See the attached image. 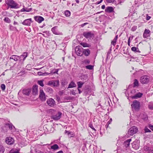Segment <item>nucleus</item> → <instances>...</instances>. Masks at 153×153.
Wrapping results in <instances>:
<instances>
[{
	"instance_id": "nucleus-1",
	"label": "nucleus",
	"mask_w": 153,
	"mask_h": 153,
	"mask_svg": "<svg viewBox=\"0 0 153 153\" xmlns=\"http://www.w3.org/2000/svg\"><path fill=\"white\" fill-rule=\"evenodd\" d=\"M49 112L52 114L51 118L55 120H57L60 119L62 115V113L59 111H57L54 109L49 110Z\"/></svg>"
},
{
	"instance_id": "nucleus-2",
	"label": "nucleus",
	"mask_w": 153,
	"mask_h": 153,
	"mask_svg": "<svg viewBox=\"0 0 153 153\" xmlns=\"http://www.w3.org/2000/svg\"><path fill=\"white\" fill-rule=\"evenodd\" d=\"M5 2L11 8L17 9L19 7V5L13 0H7Z\"/></svg>"
},
{
	"instance_id": "nucleus-3",
	"label": "nucleus",
	"mask_w": 153,
	"mask_h": 153,
	"mask_svg": "<svg viewBox=\"0 0 153 153\" xmlns=\"http://www.w3.org/2000/svg\"><path fill=\"white\" fill-rule=\"evenodd\" d=\"M131 106L132 108L134 109V110L138 111L140 108V102L137 100H134L132 104L131 105Z\"/></svg>"
},
{
	"instance_id": "nucleus-4",
	"label": "nucleus",
	"mask_w": 153,
	"mask_h": 153,
	"mask_svg": "<svg viewBox=\"0 0 153 153\" xmlns=\"http://www.w3.org/2000/svg\"><path fill=\"white\" fill-rule=\"evenodd\" d=\"M150 77L146 75H144L142 76L140 79V82L143 84H147L149 82Z\"/></svg>"
},
{
	"instance_id": "nucleus-5",
	"label": "nucleus",
	"mask_w": 153,
	"mask_h": 153,
	"mask_svg": "<svg viewBox=\"0 0 153 153\" xmlns=\"http://www.w3.org/2000/svg\"><path fill=\"white\" fill-rule=\"evenodd\" d=\"M138 129L135 126H133L128 131V134L130 135H133L137 132Z\"/></svg>"
},
{
	"instance_id": "nucleus-6",
	"label": "nucleus",
	"mask_w": 153,
	"mask_h": 153,
	"mask_svg": "<svg viewBox=\"0 0 153 153\" xmlns=\"http://www.w3.org/2000/svg\"><path fill=\"white\" fill-rule=\"evenodd\" d=\"M82 48L81 46H78L75 48V51L76 54L79 56H81L82 55Z\"/></svg>"
},
{
	"instance_id": "nucleus-7",
	"label": "nucleus",
	"mask_w": 153,
	"mask_h": 153,
	"mask_svg": "<svg viewBox=\"0 0 153 153\" xmlns=\"http://www.w3.org/2000/svg\"><path fill=\"white\" fill-rule=\"evenodd\" d=\"M59 81L57 80H51L48 82V85H53V86L57 87L59 85Z\"/></svg>"
},
{
	"instance_id": "nucleus-8",
	"label": "nucleus",
	"mask_w": 153,
	"mask_h": 153,
	"mask_svg": "<svg viewBox=\"0 0 153 153\" xmlns=\"http://www.w3.org/2000/svg\"><path fill=\"white\" fill-rule=\"evenodd\" d=\"M83 36L87 39L94 37V34L91 32H85L83 33Z\"/></svg>"
},
{
	"instance_id": "nucleus-9",
	"label": "nucleus",
	"mask_w": 153,
	"mask_h": 153,
	"mask_svg": "<svg viewBox=\"0 0 153 153\" xmlns=\"http://www.w3.org/2000/svg\"><path fill=\"white\" fill-rule=\"evenodd\" d=\"M47 103L48 105L51 107L55 105V102L54 100L52 98L48 99Z\"/></svg>"
},
{
	"instance_id": "nucleus-10",
	"label": "nucleus",
	"mask_w": 153,
	"mask_h": 153,
	"mask_svg": "<svg viewBox=\"0 0 153 153\" xmlns=\"http://www.w3.org/2000/svg\"><path fill=\"white\" fill-rule=\"evenodd\" d=\"M39 97L42 101H45L46 100L45 94L42 90L41 89L40 91Z\"/></svg>"
},
{
	"instance_id": "nucleus-11",
	"label": "nucleus",
	"mask_w": 153,
	"mask_h": 153,
	"mask_svg": "<svg viewBox=\"0 0 153 153\" xmlns=\"http://www.w3.org/2000/svg\"><path fill=\"white\" fill-rule=\"evenodd\" d=\"M14 142L13 139L11 137H7L6 138L5 142L8 144L12 145L13 143Z\"/></svg>"
},
{
	"instance_id": "nucleus-12",
	"label": "nucleus",
	"mask_w": 153,
	"mask_h": 153,
	"mask_svg": "<svg viewBox=\"0 0 153 153\" xmlns=\"http://www.w3.org/2000/svg\"><path fill=\"white\" fill-rule=\"evenodd\" d=\"M151 32L149 30L146 29L143 33V37L144 38H146L150 37Z\"/></svg>"
},
{
	"instance_id": "nucleus-13",
	"label": "nucleus",
	"mask_w": 153,
	"mask_h": 153,
	"mask_svg": "<svg viewBox=\"0 0 153 153\" xmlns=\"http://www.w3.org/2000/svg\"><path fill=\"white\" fill-rule=\"evenodd\" d=\"M32 22V19L31 18H30L25 19L22 23V24L24 25L30 26Z\"/></svg>"
},
{
	"instance_id": "nucleus-14",
	"label": "nucleus",
	"mask_w": 153,
	"mask_h": 153,
	"mask_svg": "<svg viewBox=\"0 0 153 153\" xmlns=\"http://www.w3.org/2000/svg\"><path fill=\"white\" fill-rule=\"evenodd\" d=\"M35 20L39 23H41L44 20V18L41 16H36L34 17Z\"/></svg>"
},
{
	"instance_id": "nucleus-15",
	"label": "nucleus",
	"mask_w": 153,
	"mask_h": 153,
	"mask_svg": "<svg viewBox=\"0 0 153 153\" xmlns=\"http://www.w3.org/2000/svg\"><path fill=\"white\" fill-rule=\"evenodd\" d=\"M143 94L140 92H138L134 94L133 96L131 97L132 99H135L140 97Z\"/></svg>"
},
{
	"instance_id": "nucleus-16",
	"label": "nucleus",
	"mask_w": 153,
	"mask_h": 153,
	"mask_svg": "<svg viewBox=\"0 0 153 153\" xmlns=\"http://www.w3.org/2000/svg\"><path fill=\"white\" fill-rule=\"evenodd\" d=\"M27 56H28V54H27V52H24L23 53V54L21 55L20 56H20L19 57V58H20L19 61L21 62L22 61V59H21V57L22 56L24 57L23 59V61H24L25 60Z\"/></svg>"
},
{
	"instance_id": "nucleus-17",
	"label": "nucleus",
	"mask_w": 153,
	"mask_h": 153,
	"mask_svg": "<svg viewBox=\"0 0 153 153\" xmlns=\"http://www.w3.org/2000/svg\"><path fill=\"white\" fill-rule=\"evenodd\" d=\"M32 93L33 94L36 95L38 93V85H35L33 86Z\"/></svg>"
},
{
	"instance_id": "nucleus-18",
	"label": "nucleus",
	"mask_w": 153,
	"mask_h": 153,
	"mask_svg": "<svg viewBox=\"0 0 153 153\" xmlns=\"http://www.w3.org/2000/svg\"><path fill=\"white\" fill-rule=\"evenodd\" d=\"M20 57L19 56L13 55L10 57V59H13L16 62L18 61L19 59H20Z\"/></svg>"
},
{
	"instance_id": "nucleus-19",
	"label": "nucleus",
	"mask_w": 153,
	"mask_h": 153,
	"mask_svg": "<svg viewBox=\"0 0 153 153\" xmlns=\"http://www.w3.org/2000/svg\"><path fill=\"white\" fill-rule=\"evenodd\" d=\"M131 141V139H129L123 143V146L126 148L128 147L130 145V143Z\"/></svg>"
},
{
	"instance_id": "nucleus-20",
	"label": "nucleus",
	"mask_w": 153,
	"mask_h": 153,
	"mask_svg": "<svg viewBox=\"0 0 153 153\" xmlns=\"http://www.w3.org/2000/svg\"><path fill=\"white\" fill-rule=\"evenodd\" d=\"M30 92L31 89L29 88L25 89H24L23 91V94L27 95H28L30 94Z\"/></svg>"
},
{
	"instance_id": "nucleus-21",
	"label": "nucleus",
	"mask_w": 153,
	"mask_h": 153,
	"mask_svg": "<svg viewBox=\"0 0 153 153\" xmlns=\"http://www.w3.org/2000/svg\"><path fill=\"white\" fill-rule=\"evenodd\" d=\"M113 10L114 9L113 8L111 7H107L105 10V12L108 13L111 12H113Z\"/></svg>"
},
{
	"instance_id": "nucleus-22",
	"label": "nucleus",
	"mask_w": 153,
	"mask_h": 153,
	"mask_svg": "<svg viewBox=\"0 0 153 153\" xmlns=\"http://www.w3.org/2000/svg\"><path fill=\"white\" fill-rule=\"evenodd\" d=\"M76 86V84L75 83L73 82H71L69 85L68 86V88H72L73 87H75Z\"/></svg>"
},
{
	"instance_id": "nucleus-23",
	"label": "nucleus",
	"mask_w": 153,
	"mask_h": 153,
	"mask_svg": "<svg viewBox=\"0 0 153 153\" xmlns=\"http://www.w3.org/2000/svg\"><path fill=\"white\" fill-rule=\"evenodd\" d=\"M117 38L118 36L117 35L115 36L114 39L111 42V44L113 45L114 46L116 45Z\"/></svg>"
},
{
	"instance_id": "nucleus-24",
	"label": "nucleus",
	"mask_w": 153,
	"mask_h": 153,
	"mask_svg": "<svg viewBox=\"0 0 153 153\" xmlns=\"http://www.w3.org/2000/svg\"><path fill=\"white\" fill-rule=\"evenodd\" d=\"M131 50L132 51L137 53H140V52L138 48H137L135 47H132L131 48Z\"/></svg>"
},
{
	"instance_id": "nucleus-25",
	"label": "nucleus",
	"mask_w": 153,
	"mask_h": 153,
	"mask_svg": "<svg viewBox=\"0 0 153 153\" xmlns=\"http://www.w3.org/2000/svg\"><path fill=\"white\" fill-rule=\"evenodd\" d=\"M148 108L150 110H153V102H150L149 103Z\"/></svg>"
},
{
	"instance_id": "nucleus-26",
	"label": "nucleus",
	"mask_w": 153,
	"mask_h": 153,
	"mask_svg": "<svg viewBox=\"0 0 153 153\" xmlns=\"http://www.w3.org/2000/svg\"><path fill=\"white\" fill-rule=\"evenodd\" d=\"M134 87H136L139 86V82L137 79H135L133 83Z\"/></svg>"
},
{
	"instance_id": "nucleus-27",
	"label": "nucleus",
	"mask_w": 153,
	"mask_h": 153,
	"mask_svg": "<svg viewBox=\"0 0 153 153\" xmlns=\"http://www.w3.org/2000/svg\"><path fill=\"white\" fill-rule=\"evenodd\" d=\"M83 52L86 56H88L90 54V51L89 49H87L84 50Z\"/></svg>"
},
{
	"instance_id": "nucleus-28",
	"label": "nucleus",
	"mask_w": 153,
	"mask_h": 153,
	"mask_svg": "<svg viewBox=\"0 0 153 153\" xmlns=\"http://www.w3.org/2000/svg\"><path fill=\"white\" fill-rule=\"evenodd\" d=\"M84 84V82H82L81 81H79L77 82V84L78 85V88H81L82 87V85Z\"/></svg>"
},
{
	"instance_id": "nucleus-29",
	"label": "nucleus",
	"mask_w": 153,
	"mask_h": 153,
	"mask_svg": "<svg viewBox=\"0 0 153 153\" xmlns=\"http://www.w3.org/2000/svg\"><path fill=\"white\" fill-rule=\"evenodd\" d=\"M9 29L11 31L17 30V29L16 27L13 26L11 25H9Z\"/></svg>"
},
{
	"instance_id": "nucleus-30",
	"label": "nucleus",
	"mask_w": 153,
	"mask_h": 153,
	"mask_svg": "<svg viewBox=\"0 0 153 153\" xmlns=\"http://www.w3.org/2000/svg\"><path fill=\"white\" fill-rule=\"evenodd\" d=\"M5 125L6 126H8L10 129H12L13 125H12V124L11 123H5Z\"/></svg>"
},
{
	"instance_id": "nucleus-31",
	"label": "nucleus",
	"mask_w": 153,
	"mask_h": 153,
	"mask_svg": "<svg viewBox=\"0 0 153 153\" xmlns=\"http://www.w3.org/2000/svg\"><path fill=\"white\" fill-rule=\"evenodd\" d=\"M59 148V146L57 144H54L51 146V149L54 150L57 149Z\"/></svg>"
},
{
	"instance_id": "nucleus-32",
	"label": "nucleus",
	"mask_w": 153,
	"mask_h": 153,
	"mask_svg": "<svg viewBox=\"0 0 153 153\" xmlns=\"http://www.w3.org/2000/svg\"><path fill=\"white\" fill-rule=\"evenodd\" d=\"M9 153H19V151L17 149H12L10 150Z\"/></svg>"
},
{
	"instance_id": "nucleus-33",
	"label": "nucleus",
	"mask_w": 153,
	"mask_h": 153,
	"mask_svg": "<svg viewBox=\"0 0 153 153\" xmlns=\"http://www.w3.org/2000/svg\"><path fill=\"white\" fill-rule=\"evenodd\" d=\"M4 148L2 146L0 145V153H4Z\"/></svg>"
},
{
	"instance_id": "nucleus-34",
	"label": "nucleus",
	"mask_w": 153,
	"mask_h": 153,
	"mask_svg": "<svg viewBox=\"0 0 153 153\" xmlns=\"http://www.w3.org/2000/svg\"><path fill=\"white\" fill-rule=\"evenodd\" d=\"M4 21L6 23H10L11 22L10 19L8 17H5L4 19Z\"/></svg>"
},
{
	"instance_id": "nucleus-35",
	"label": "nucleus",
	"mask_w": 153,
	"mask_h": 153,
	"mask_svg": "<svg viewBox=\"0 0 153 153\" xmlns=\"http://www.w3.org/2000/svg\"><path fill=\"white\" fill-rule=\"evenodd\" d=\"M65 15L67 17H68L71 15L70 12L68 10H66L65 12Z\"/></svg>"
},
{
	"instance_id": "nucleus-36",
	"label": "nucleus",
	"mask_w": 153,
	"mask_h": 153,
	"mask_svg": "<svg viewBox=\"0 0 153 153\" xmlns=\"http://www.w3.org/2000/svg\"><path fill=\"white\" fill-rule=\"evenodd\" d=\"M80 45L83 46L84 47H88L89 46V44L84 42L81 43H80Z\"/></svg>"
},
{
	"instance_id": "nucleus-37",
	"label": "nucleus",
	"mask_w": 153,
	"mask_h": 153,
	"mask_svg": "<svg viewBox=\"0 0 153 153\" xmlns=\"http://www.w3.org/2000/svg\"><path fill=\"white\" fill-rule=\"evenodd\" d=\"M86 69H88L89 70H92L93 68V66L91 65H88L86 66L85 67Z\"/></svg>"
},
{
	"instance_id": "nucleus-38",
	"label": "nucleus",
	"mask_w": 153,
	"mask_h": 153,
	"mask_svg": "<svg viewBox=\"0 0 153 153\" xmlns=\"http://www.w3.org/2000/svg\"><path fill=\"white\" fill-rule=\"evenodd\" d=\"M38 83L39 85L42 87H43L44 86V85L43 83V81L40 80L38 81Z\"/></svg>"
},
{
	"instance_id": "nucleus-39",
	"label": "nucleus",
	"mask_w": 153,
	"mask_h": 153,
	"mask_svg": "<svg viewBox=\"0 0 153 153\" xmlns=\"http://www.w3.org/2000/svg\"><path fill=\"white\" fill-rule=\"evenodd\" d=\"M47 90L48 92H49L50 93H52L53 91V89L50 87L48 88H47Z\"/></svg>"
},
{
	"instance_id": "nucleus-40",
	"label": "nucleus",
	"mask_w": 153,
	"mask_h": 153,
	"mask_svg": "<svg viewBox=\"0 0 153 153\" xmlns=\"http://www.w3.org/2000/svg\"><path fill=\"white\" fill-rule=\"evenodd\" d=\"M88 125H89V127H90L91 129H92L94 130L95 131H96V130L94 128L93 125L92 124H91V123H89V124Z\"/></svg>"
},
{
	"instance_id": "nucleus-41",
	"label": "nucleus",
	"mask_w": 153,
	"mask_h": 153,
	"mask_svg": "<svg viewBox=\"0 0 153 153\" xmlns=\"http://www.w3.org/2000/svg\"><path fill=\"white\" fill-rule=\"evenodd\" d=\"M90 61L88 59H85L83 61V63L85 64H89Z\"/></svg>"
},
{
	"instance_id": "nucleus-42",
	"label": "nucleus",
	"mask_w": 153,
	"mask_h": 153,
	"mask_svg": "<svg viewBox=\"0 0 153 153\" xmlns=\"http://www.w3.org/2000/svg\"><path fill=\"white\" fill-rule=\"evenodd\" d=\"M145 132H150L151 131L147 127H145L144 129Z\"/></svg>"
},
{
	"instance_id": "nucleus-43",
	"label": "nucleus",
	"mask_w": 153,
	"mask_h": 153,
	"mask_svg": "<svg viewBox=\"0 0 153 153\" xmlns=\"http://www.w3.org/2000/svg\"><path fill=\"white\" fill-rule=\"evenodd\" d=\"M59 71V69H56L54 71H52L51 72V74H58V72Z\"/></svg>"
},
{
	"instance_id": "nucleus-44",
	"label": "nucleus",
	"mask_w": 153,
	"mask_h": 153,
	"mask_svg": "<svg viewBox=\"0 0 153 153\" xmlns=\"http://www.w3.org/2000/svg\"><path fill=\"white\" fill-rule=\"evenodd\" d=\"M1 88L2 90H4L5 89V86L4 84H2L1 85Z\"/></svg>"
},
{
	"instance_id": "nucleus-45",
	"label": "nucleus",
	"mask_w": 153,
	"mask_h": 153,
	"mask_svg": "<svg viewBox=\"0 0 153 153\" xmlns=\"http://www.w3.org/2000/svg\"><path fill=\"white\" fill-rule=\"evenodd\" d=\"M137 29V26H133L131 29V30L133 31H135Z\"/></svg>"
},
{
	"instance_id": "nucleus-46",
	"label": "nucleus",
	"mask_w": 153,
	"mask_h": 153,
	"mask_svg": "<svg viewBox=\"0 0 153 153\" xmlns=\"http://www.w3.org/2000/svg\"><path fill=\"white\" fill-rule=\"evenodd\" d=\"M148 153H153V149H151L148 148Z\"/></svg>"
},
{
	"instance_id": "nucleus-47",
	"label": "nucleus",
	"mask_w": 153,
	"mask_h": 153,
	"mask_svg": "<svg viewBox=\"0 0 153 153\" xmlns=\"http://www.w3.org/2000/svg\"><path fill=\"white\" fill-rule=\"evenodd\" d=\"M115 0H106V1L109 3H113L114 2Z\"/></svg>"
},
{
	"instance_id": "nucleus-48",
	"label": "nucleus",
	"mask_w": 153,
	"mask_h": 153,
	"mask_svg": "<svg viewBox=\"0 0 153 153\" xmlns=\"http://www.w3.org/2000/svg\"><path fill=\"white\" fill-rule=\"evenodd\" d=\"M149 128L153 131V126L151 125H149L148 126Z\"/></svg>"
},
{
	"instance_id": "nucleus-49",
	"label": "nucleus",
	"mask_w": 153,
	"mask_h": 153,
	"mask_svg": "<svg viewBox=\"0 0 153 153\" xmlns=\"http://www.w3.org/2000/svg\"><path fill=\"white\" fill-rule=\"evenodd\" d=\"M136 92V90L135 89H132L131 92V93L132 94H134Z\"/></svg>"
},
{
	"instance_id": "nucleus-50",
	"label": "nucleus",
	"mask_w": 153,
	"mask_h": 153,
	"mask_svg": "<svg viewBox=\"0 0 153 153\" xmlns=\"http://www.w3.org/2000/svg\"><path fill=\"white\" fill-rule=\"evenodd\" d=\"M38 75L39 76H41L44 75L43 73L41 71H39L37 73Z\"/></svg>"
},
{
	"instance_id": "nucleus-51",
	"label": "nucleus",
	"mask_w": 153,
	"mask_h": 153,
	"mask_svg": "<svg viewBox=\"0 0 153 153\" xmlns=\"http://www.w3.org/2000/svg\"><path fill=\"white\" fill-rule=\"evenodd\" d=\"M146 20H149L150 19L151 17L150 16H149L148 14H146Z\"/></svg>"
},
{
	"instance_id": "nucleus-52",
	"label": "nucleus",
	"mask_w": 153,
	"mask_h": 153,
	"mask_svg": "<svg viewBox=\"0 0 153 153\" xmlns=\"http://www.w3.org/2000/svg\"><path fill=\"white\" fill-rule=\"evenodd\" d=\"M144 118H143V117H141V118L142 119H143L144 120H146L147 119V116L146 115H144Z\"/></svg>"
},
{
	"instance_id": "nucleus-53",
	"label": "nucleus",
	"mask_w": 153,
	"mask_h": 153,
	"mask_svg": "<svg viewBox=\"0 0 153 153\" xmlns=\"http://www.w3.org/2000/svg\"><path fill=\"white\" fill-rule=\"evenodd\" d=\"M65 99L67 100H69L71 99V97H65Z\"/></svg>"
},
{
	"instance_id": "nucleus-54",
	"label": "nucleus",
	"mask_w": 153,
	"mask_h": 153,
	"mask_svg": "<svg viewBox=\"0 0 153 153\" xmlns=\"http://www.w3.org/2000/svg\"><path fill=\"white\" fill-rule=\"evenodd\" d=\"M88 24V23H87V22L85 23H84L82 24L81 26V27H83L85 25Z\"/></svg>"
},
{
	"instance_id": "nucleus-55",
	"label": "nucleus",
	"mask_w": 153,
	"mask_h": 153,
	"mask_svg": "<svg viewBox=\"0 0 153 153\" xmlns=\"http://www.w3.org/2000/svg\"><path fill=\"white\" fill-rule=\"evenodd\" d=\"M21 12H25V11L28 12L29 11H27L26 10H25L24 8H23L22 9H21Z\"/></svg>"
},
{
	"instance_id": "nucleus-56",
	"label": "nucleus",
	"mask_w": 153,
	"mask_h": 153,
	"mask_svg": "<svg viewBox=\"0 0 153 153\" xmlns=\"http://www.w3.org/2000/svg\"><path fill=\"white\" fill-rule=\"evenodd\" d=\"M44 75H48L50 74V73H49L47 72H45L43 73Z\"/></svg>"
},
{
	"instance_id": "nucleus-57",
	"label": "nucleus",
	"mask_w": 153,
	"mask_h": 153,
	"mask_svg": "<svg viewBox=\"0 0 153 153\" xmlns=\"http://www.w3.org/2000/svg\"><path fill=\"white\" fill-rule=\"evenodd\" d=\"M71 93L74 96L76 94V93L75 92H74V91H72L71 92Z\"/></svg>"
},
{
	"instance_id": "nucleus-58",
	"label": "nucleus",
	"mask_w": 153,
	"mask_h": 153,
	"mask_svg": "<svg viewBox=\"0 0 153 153\" xmlns=\"http://www.w3.org/2000/svg\"><path fill=\"white\" fill-rule=\"evenodd\" d=\"M105 8V5H102V7H101V8L103 9H104Z\"/></svg>"
},
{
	"instance_id": "nucleus-59",
	"label": "nucleus",
	"mask_w": 153,
	"mask_h": 153,
	"mask_svg": "<svg viewBox=\"0 0 153 153\" xmlns=\"http://www.w3.org/2000/svg\"><path fill=\"white\" fill-rule=\"evenodd\" d=\"M13 24L14 25H18V23L17 22H15V21H14V22H13Z\"/></svg>"
},
{
	"instance_id": "nucleus-60",
	"label": "nucleus",
	"mask_w": 153,
	"mask_h": 153,
	"mask_svg": "<svg viewBox=\"0 0 153 153\" xmlns=\"http://www.w3.org/2000/svg\"><path fill=\"white\" fill-rule=\"evenodd\" d=\"M103 0H101L100 1L97 2V4H99L101 3L102 1Z\"/></svg>"
},
{
	"instance_id": "nucleus-61",
	"label": "nucleus",
	"mask_w": 153,
	"mask_h": 153,
	"mask_svg": "<svg viewBox=\"0 0 153 153\" xmlns=\"http://www.w3.org/2000/svg\"><path fill=\"white\" fill-rule=\"evenodd\" d=\"M78 90L79 91V94H80L82 92V91H81L80 90V89H79V88H78Z\"/></svg>"
},
{
	"instance_id": "nucleus-62",
	"label": "nucleus",
	"mask_w": 153,
	"mask_h": 153,
	"mask_svg": "<svg viewBox=\"0 0 153 153\" xmlns=\"http://www.w3.org/2000/svg\"><path fill=\"white\" fill-rule=\"evenodd\" d=\"M56 153H63V152L62 151H60Z\"/></svg>"
},
{
	"instance_id": "nucleus-63",
	"label": "nucleus",
	"mask_w": 153,
	"mask_h": 153,
	"mask_svg": "<svg viewBox=\"0 0 153 153\" xmlns=\"http://www.w3.org/2000/svg\"><path fill=\"white\" fill-rule=\"evenodd\" d=\"M65 133H67V132H68V135H69L70 134V132H68V131H66V130H65Z\"/></svg>"
},
{
	"instance_id": "nucleus-64",
	"label": "nucleus",
	"mask_w": 153,
	"mask_h": 153,
	"mask_svg": "<svg viewBox=\"0 0 153 153\" xmlns=\"http://www.w3.org/2000/svg\"><path fill=\"white\" fill-rule=\"evenodd\" d=\"M131 37H130L128 38V42H131Z\"/></svg>"
}]
</instances>
